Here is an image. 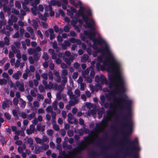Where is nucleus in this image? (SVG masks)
<instances>
[{
  "label": "nucleus",
  "instance_id": "nucleus-1",
  "mask_svg": "<svg viewBox=\"0 0 158 158\" xmlns=\"http://www.w3.org/2000/svg\"><path fill=\"white\" fill-rule=\"evenodd\" d=\"M118 99L123 104V106L119 105L121 112V114L123 120L121 125L124 128H127L126 132L122 131L124 136L119 144L122 145L125 142L127 143V146L125 148V151L123 153L124 156H131L134 155L132 157L134 158L135 154L137 155L135 151L139 150L140 148L136 147V145L139 144L138 139L137 138L132 141L128 138V137L131 134L133 130L132 121L131 119L127 120V117L131 115L132 101L131 100L126 99L122 96L119 97Z\"/></svg>",
  "mask_w": 158,
  "mask_h": 158
},
{
  "label": "nucleus",
  "instance_id": "nucleus-2",
  "mask_svg": "<svg viewBox=\"0 0 158 158\" xmlns=\"http://www.w3.org/2000/svg\"><path fill=\"white\" fill-rule=\"evenodd\" d=\"M108 77L110 81L108 85L109 88L111 89L113 87H114V88L110 91V95L120 94H122L125 92L124 81L120 76L118 78V82L115 81L117 77L115 75L109 74Z\"/></svg>",
  "mask_w": 158,
  "mask_h": 158
},
{
  "label": "nucleus",
  "instance_id": "nucleus-3",
  "mask_svg": "<svg viewBox=\"0 0 158 158\" xmlns=\"http://www.w3.org/2000/svg\"><path fill=\"white\" fill-rule=\"evenodd\" d=\"M80 153V152L78 150V148H74L72 151L69 152V158H82L81 156H77Z\"/></svg>",
  "mask_w": 158,
  "mask_h": 158
},
{
  "label": "nucleus",
  "instance_id": "nucleus-4",
  "mask_svg": "<svg viewBox=\"0 0 158 158\" xmlns=\"http://www.w3.org/2000/svg\"><path fill=\"white\" fill-rule=\"evenodd\" d=\"M110 56L111 59L114 64V66L111 67V72H113L115 70H118L120 68L119 64L114 61V58L113 56L111 55Z\"/></svg>",
  "mask_w": 158,
  "mask_h": 158
},
{
  "label": "nucleus",
  "instance_id": "nucleus-5",
  "mask_svg": "<svg viewBox=\"0 0 158 158\" xmlns=\"http://www.w3.org/2000/svg\"><path fill=\"white\" fill-rule=\"evenodd\" d=\"M94 48L95 49H97L98 51V52H103L104 51H105L107 52L108 55H110V56L111 55V54H110L109 50V47L107 44L105 45V46L104 48H98L97 46H94Z\"/></svg>",
  "mask_w": 158,
  "mask_h": 158
},
{
  "label": "nucleus",
  "instance_id": "nucleus-6",
  "mask_svg": "<svg viewBox=\"0 0 158 158\" xmlns=\"http://www.w3.org/2000/svg\"><path fill=\"white\" fill-rule=\"evenodd\" d=\"M84 35L87 36L90 40H93L95 39L94 37L96 35V33L95 32L92 31H85L84 32Z\"/></svg>",
  "mask_w": 158,
  "mask_h": 158
},
{
  "label": "nucleus",
  "instance_id": "nucleus-7",
  "mask_svg": "<svg viewBox=\"0 0 158 158\" xmlns=\"http://www.w3.org/2000/svg\"><path fill=\"white\" fill-rule=\"evenodd\" d=\"M93 42L94 44L97 43L98 45H101L103 44H106L105 41L101 38L99 39H94Z\"/></svg>",
  "mask_w": 158,
  "mask_h": 158
},
{
  "label": "nucleus",
  "instance_id": "nucleus-8",
  "mask_svg": "<svg viewBox=\"0 0 158 158\" xmlns=\"http://www.w3.org/2000/svg\"><path fill=\"white\" fill-rule=\"evenodd\" d=\"M22 72L20 70L17 71L16 73H14L12 76L16 80H18L19 78V76H21Z\"/></svg>",
  "mask_w": 158,
  "mask_h": 158
},
{
  "label": "nucleus",
  "instance_id": "nucleus-9",
  "mask_svg": "<svg viewBox=\"0 0 158 158\" xmlns=\"http://www.w3.org/2000/svg\"><path fill=\"white\" fill-rule=\"evenodd\" d=\"M100 83L102 84H103L104 83L107 84V80L105 76L103 74L100 75Z\"/></svg>",
  "mask_w": 158,
  "mask_h": 158
},
{
  "label": "nucleus",
  "instance_id": "nucleus-10",
  "mask_svg": "<svg viewBox=\"0 0 158 158\" xmlns=\"http://www.w3.org/2000/svg\"><path fill=\"white\" fill-rule=\"evenodd\" d=\"M98 146L100 147H101V148L102 149V150L100 152V154L101 155H103L104 154V152L105 151L109 148V147L108 146L102 147L101 144L100 143H98Z\"/></svg>",
  "mask_w": 158,
  "mask_h": 158
},
{
  "label": "nucleus",
  "instance_id": "nucleus-11",
  "mask_svg": "<svg viewBox=\"0 0 158 158\" xmlns=\"http://www.w3.org/2000/svg\"><path fill=\"white\" fill-rule=\"evenodd\" d=\"M67 117H68V122L71 124H73V122L72 121H71V120L73 119V115L71 113H69L67 115Z\"/></svg>",
  "mask_w": 158,
  "mask_h": 158
},
{
  "label": "nucleus",
  "instance_id": "nucleus-12",
  "mask_svg": "<svg viewBox=\"0 0 158 158\" xmlns=\"http://www.w3.org/2000/svg\"><path fill=\"white\" fill-rule=\"evenodd\" d=\"M87 25V27L88 28H90L92 30H95V29L94 27V21H92L90 23H88L87 22V23H86Z\"/></svg>",
  "mask_w": 158,
  "mask_h": 158
},
{
  "label": "nucleus",
  "instance_id": "nucleus-13",
  "mask_svg": "<svg viewBox=\"0 0 158 158\" xmlns=\"http://www.w3.org/2000/svg\"><path fill=\"white\" fill-rule=\"evenodd\" d=\"M2 106V108L3 109H5L6 108L9 107V105H8V102L6 99L3 102Z\"/></svg>",
  "mask_w": 158,
  "mask_h": 158
},
{
  "label": "nucleus",
  "instance_id": "nucleus-14",
  "mask_svg": "<svg viewBox=\"0 0 158 158\" xmlns=\"http://www.w3.org/2000/svg\"><path fill=\"white\" fill-rule=\"evenodd\" d=\"M25 139L26 140L27 143L29 144L31 147L32 145L33 144V140L32 138L28 137H26L25 138Z\"/></svg>",
  "mask_w": 158,
  "mask_h": 158
},
{
  "label": "nucleus",
  "instance_id": "nucleus-15",
  "mask_svg": "<svg viewBox=\"0 0 158 158\" xmlns=\"http://www.w3.org/2000/svg\"><path fill=\"white\" fill-rule=\"evenodd\" d=\"M37 52L35 49L29 48L28 49V53L29 54L32 55L35 54Z\"/></svg>",
  "mask_w": 158,
  "mask_h": 158
},
{
  "label": "nucleus",
  "instance_id": "nucleus-16",
  "mask_svg": "<svg viewBox=\"0 0 158 158\" xmlns=\"http://www.w3.org/2000/svg\"><path fill=\"white\" fill-rule=\"evenodd\" d=\"M33 57L34 60L37 61L39 60L40 55H39V54L37 52L33 55Z\"/></svg>",
  "mask_w": 158,
  "mask_h": 158
},
{
  "label": "nucleus",
  "instance_id": "nucleus-17",
  "mask_svg": "<svg viewBox=\"0 0 158 158\" xmlns=\"http://www.w3.org/2000/svg\"><path fill=\"white\" fill-rule=\"evenodd\" d=\"M32 22L33 23L34 28L35 29H36L39 26L37 22L35 19H33Z\"/></svg>",
  "mask_w": 158,
  "mask_h": 158
},
{
  "label": "nucleus",
  "instance_id": "nucleus-18",
  "mask_svg": "<svg viewBox=\"0 0 158 158\" xmlns=\"http://www.w3.org/2000/svg\"><path fill=\"white\" fill-rule=\"evenodd\" d=\"M5 138L4 136H1L0 137V141L2 146L6 143V142L5 141Z\"/></svg>",
  "mask_w": 158,
  "mask_h": 158
},
{
  "label": "nucleus",
  "instance_id": "nucleus-19",
  "mask_svg": "<svg viewBox=\"0 0 158 158\" xmlns=\"http://www.w3.org/2000/svg\"><path fill=\"white\" fill-rule=\"evenodd\" d=\"M44 127H45L44 126L41 127V125L39 124H38L37 126V129L39 131H40L41 130L42 131H44L45 129Z\"/></svg>",
  "mask_w": 158,
  "mask_h": 158
},
{
  "label": "nucleus",
  "instance_id": "nucleus-20",
  "mask_svg": "<svg viewBox=\"0 0 158 158\" xmlns=\"http://www.w3.org/2000/svg\"><path fill=\"white\" fill-rule=\"evenodd\" d=\"M99 155V154L96 152L94 151H91V156L92 158H95L96 157L98 156Z\"/></svg>",
  "mask_w": 158,
  "mask_h": 158
},
{
  "label": "nucleus",
  "instance_id": "nucleus-21",
  "mask_svg": "<svg viewBox=\"0 0 158 158\" xmlns=\"http://www.w3.org/2000/svg\"><path fill=\"white\" fill-rule=\"evenodd\" d=\"M20 100L21 102L19 103V104L21 106L22 108H24L26 105V102L21 98H20Z\"/></svg>",
  "mask_w": 158,
  "mask_h": 158
},
{
  "label": "nucleus",
  "instance_id": "nucleus-22",
  "mask_svg": "<svg viewBox=\"0 0 158 158\" xmlns=\"http://www.w3.org/2000/svg\"><path fill=\"white\" fill-rule=\"evenodd\" d=\"M11 48L12 51L14 53H16L18 52H20V51L19 50L17 49L14 45H12Z\"/></svg>",
  "mask_w": 158,
  "mask_h": 158
},
{
  "label": "nucleus",
  "instance_id": "nucleus-23",
  "mask_svg": "<svg viewBox=\"0 0 158 158\" xmlns=\"http://www.w3.org/2000/svg\"><path fill=\"white\" fill-rule=\"evenodd\" d=\"M35 112H33L31 114H29L27 118L30 120H31L32 118H35Z\"/></svg>",
  "mask_w": 158,
  "mask_h": 158
},
{
  "label": "nucleus",
  "instance_id": "nucleus-24",
  "mask_svg": "<svg viewBox=\"0 0 158 158\" xmlns=\"http://www.w3.org/2000/svg\"><path fill=\"white\" fill-rule=\"evenodd\" d=\"M82 19L85 23H87V22L89 20L88 16L84 14L82 16Z\"/></svg>",
  "mask_w": 158,
  "mask_h": 158
},
{
  "label": "nucleus",
  "instance_id": "nucleus-25",
  "mask_svg": "<svg viewBox=\"0 0 158 158\" xmlns=\"http://www.w3.org/2000/svg\"><path fill=\"white\" fill-rule=\"evenodd\" d=\"M58 103L57 101L55 100L54 101L52 104V106L54 110H56L57 109V104Z\"/></svg>",
  "mask_w": 158,
  "mask_h": 158
},
{
  "label": "nucleus",
  "instance_id": "nucleus-26",
  "mask_svg": "<svg viewBox=\"0 0 158 158\" xmlns=\"http://www.w3.org/2000/svg\"><path fill=\"white\" fill-rule=\"evenodd\" d=\"M42 58L45 60H47L48 59V56L46 52H44L42 56Z\"/></svg>",
  "mask_w": 158,
  "mask_h": 158
},
{
  "label": "nucleus",
  "instance_id": "nucleus-27",
  "mask_svg": "<svg viewBox=\"0 0 158 158\" xmlns=\"http://www.w3.org/2000/svg\"><path fill=\"white\" fill-rule=\"evenodd\" d=\"M22 7L23 9L26 11L30 12V10L25 5L23 2H22Z\"/></svg>",
  "mask_w": 158,
  "mask_h": 158
},
{
  "label": "nucleus",
  "instance_id": "nucleus-28",
  "mask_svg": "<svg viewBox=\"0 0 158 158\" xmlns=\"http://www.w3.org/2000/svg\"><path fill=\"white\" fill-rule=\"evenodd\" d=\"M108 55L109 56V57L107 59V60H104L103 62V64L104 66L107 65L108 64V61L110 60H111V58L110 57V55Z\"/></svg>",
  "mask_w": 158,
  "mask_h": 158
},
{
  "label": "nucleus",
  "instance_id": "nucleus-29",
  "mask_svg": "<svg viewBox=\"0 0 158 158\" xmlns=\"http://www.w3.org/2000/svg\"><path fill=\"white\" fill-rule=\"evenodd\" d=\"M41 77L44 80H47L48 78V74L47 73H43L41 74Z\"/></svg>",
  "mask_w": 158,
  "mask_h": 158
},
{
  "label": "nucleus",
  "instance_id": "nucleus-30",
  "mask_svg": "<svg viewBox=\"0 0 158 158\" xmlns=\"http://www.w3.org/2000/svg\"><path fill=\"white\" fill-rule=\"evenodd\" d=\"M13 103L15 106H17L19 103V100L16 97L14 98L13 100Z\"/></svg>",
  "mask_w": 158,
  "mask_h": 158
},
{
  "label": "nucleus",
  "instance_id": "nucleus-31",
  "mask_svg": "<svg viewBox=\"0 0 158 158\" xmlns=\"http://www.w3.org/2000/svg\"><path fill=\"white\" fill-rule=\"evenodd\" d=\"M15 6L18 9H19L21 8V5L19 1H16L15 3Z\"/></svg>",
  "mask_w": 158,
  "mask_h": 158
},
{
  "label": "nucleus",
  "instance_id": "nucleus-32",
  "mask_svg": "<svg viewBox=\"0 0 158 158\" xmlns=\"http://www.w3.org/2000/svg\"><path fill=\"white\" fill-rule=\"evenodd\" d=\"M48 75L49 79L51 80H53V75L51 71H50L48 72Z\"/></svg>",
  "mask_w": 158,
  "mask_h": 158
},
{
  "label": "nucleus",
  "instance_id": "nucleus-33",
  "mask_svg": "<svg viewBox=\"0 0 158 158\" xmlns=\"http://www.w3.org/2000/svg\"><path fill=\"white\" fill-rule=\"evenodd\" d=\"M7 83V81L4 79H0V85H2L3 84H6Z\"/></svg>",
  "mask_w": 158,
  "mask_h": 158
},
{
  "label": "nucleus",
  "instance_id": "nucleus-34",
  "mask_svg": "<svg viewBox=\"0 0 158 158\" xmlns=\"http://www.w3.org/2000/svg\"><path fill=\"white\" fill-rule=\"evenodd\" d=\"M73 134V132L72 130H69L67 131V135L70 137L72 136Z\"/></svg>",
  "mask_w": 158,
  "mask_h": 158
},
{
  "label": "nucleus",
  "instance_id": "nucleus-35",
  "mask_svg": "<svg viewBox=\"0 0 158 158\" xmlns=\"http://www.w3.org/2000/svg\"><path fill=\"white\" fill-rule=\"evenodd\" d=\"M4 116L8 120H10L11 118L10 115L9 113L5 112L4 114Z\"/></svg>",
  "mask_w": 158,
  "mask_h": 158
},
{
  "label": "nucleus",
  "instance_id": "nucleus-36",
  "mask_svg": "<svg viewBox=\"0 0 158 158\" xmlns=\"http://www.w3.org/2000/svg\"><path fill=\"white\" fill-rule=\"evenodd\" d=\"M39 89L40 92H43L45 91L44 87L42 85H40L39 86Z\"/></svg>",
  "mask_w": 158,
  "mask_h": 158
},
{
  "label": "nucleus",
  "instance_id": "nucleus-37",
  "mask_svg": "<svg viewBox=\"0 0 158 158\" xmlns=\"http://www.w3.org/2000/svg\"><path fill=\"white\" fill-rule=\"evenodd\" d=\"M28 60L29 62L31 64H33L34 63V58H33V57L32 56H30L28 58Z\"/></svg>",
  "mask_w": 158,
  "mask_h": 158
},
{
  "label": "nucleus",
  "instance_id": "nucleus-38",
  "mask_svg": "<svg viewBox=\"0 0 158 158\" xmlns=\"http://www.w3.org/2000/svg\"><path fill=\"white\" fill-rule=\"evenodd\" d=\"M101 65L100 64V63L99 62H97L96 63V68L98 71H99L100 70V68L101 67Z\"/></svg>",
  "mask_w": 158,
  "mask_h": 158
},
{
  "label": "nucleus",
  "instance_id": "nucleus-39",
  "mask_svg": "<svg viewBox=\"0 0 158 158\" xmlns=\"http://www.w3.org/2000/svg\"><path fill=\"white\" fill-rule=\"evenodd\" d=\"M70 98L71 99H74V101L75 102H76L77 101V97L74 94H72L70 96Z\"/></svg>",
  "mask_w": 158,
  "mask_h": 158
},
{
  "label": "nucleus",
  "instance_id": "nucleus-40",
  "mask_svg": "<svg viewBox=\"0 0 158 158\" xmlns=\"http://www.w3.org/2000/svg\"><path fill=\"white\" fill-rule=\"evenodd\" d=\"M46 80H43L42 81L43 84L44 85L46 89H48L49 88L48 85V84Z\"/></svg>",
  "mask_w": 158,
  "mask_h": 158
},
{
  "label": "nucleus",
  "instance_id": "nucleus-41",
  "mask_svg": "<svg viewBox=\"0 0 158 158\" xmlns=\"http://www.w3.org/2000/svg\"><path fill=\"white\" fill-rule=\"evenodd\" d=\"M53 129L56 131H58L59 130L60 128L59 126L56 124L53 125Z\"/></svg>",
  "mask_w": 158,
  "mask_h": 158
},
{
  "label": "nucleus",
  "instance_id": "nucleus-42",
  "mask_svg": "<svg viewBox=\"0 0 158 158\" xmlns=\"http://www.w3.org/2000/svg\"><path fill=\"white\" fill-rule=\"evenodd\" d=\"M69 2L71 4L73 5L74 6L77 7L78 6V4L76 3L74 0H69Z\"/></svg>",
  "mask_w": 158,
  "mask_h": 158
},
{
  "label": "nucleus",
  "instance_id": "nucleus-43",
  "mask_svg": "<svg viewBox=\"0 0 158 158\" xmlns=\"http://www.w3.org/2000/svg\"><path fill=\"white\" fill-rule=\"evenodd\" d=\"M60 133L61 135L64 137L66 134V132L64 129H62L60 130Z\"/></svg>",
  "mask_w": 158,
  "mask_h": 158
},
{
  "label": "nucleus",
  "instance_id": "nucleus-44",
  "mask_svg": "<svg viewBox=\"0 0 158 158\" xmlns=\"http://www.w3.org/2000/svg\"><path fill=\"white\" fill-rule=\"evenodd\" d=\"M34 131L33 130L30 129H27L26 130L27 133L28 135L32 134L34 132Z\"/></svg>",
  "mask_w": 158,
  "mask_h": 158
},
{
  "label": "nucleus",
  "instance_id": "nucleus-45",
  "mask_svg": "<svg viewBox=\"0 0 158 158\" xmlns=\"http://www.w3.org/2000/svg\"><path fill=\"white\" fill-rule=\"evenodd\" d=\"M46 111L49 112H51L52 111H52V108L51 106H49L47 107L46 109Z\"/></svg>",
  "mask_w": 158,
  "mask_h": 158
},
{
  "label": "nucleus",
  "instance_id": "nucleus-46",
  "mask_svg": "<svg viewBox=\"0 0 158 158\" xmlns=\"http://www.w3.org/2000/svg\"><path fill=\"white\" fill-rule=\"evenodd\" d=\"M47 133L48 135L52 136L53 134V131L52 130L49 129L47 130Z\"/></svg>",
  "mask_w": 158,
  "mask_h": 158
},
{
  "label": "nucleus",
  "instance_id": "nucleus-47",
  "mask_svg": "<svg viewBox=\"0 0 158 158\" xmlns=\"http://www.w3.org/2000/svg\"><path fill=\"white\" fill-rule=\"evenodd\" d=\"M106 158H121L119 157L117 153L116 155L112 156H106Z\"/></svg>",
  "mask_w": 158,
  "mask_h": 158
},
{
  "label": "nucleus",
  "instance_id": "nucleus-48",
  "mask_svg": "<svg viewBox=\"0 0 158 158\" xmlns=\"http://www.w3.org/2000/svg\"><path fill=\"white\" fill-rule=\"evenodd\" d=\"M4 40H5V43L7 44V45H9L10 43H9V39L6 36L4 38Z\"/></svg>",
  "mask_w": 158,
  "mask_h": 158
},
{
  "label": "nucleus",
  "instance_id": "nucleus-49",
  "mask_svg": "<svg viewBox=\"0 0 158 158\" xmlns=\"http://www.w3.org/2000/svg\"><path fill=\"white\" fill-rule=\"evenodd\" d=\"M69 34L70 35L72 36L76 37L77 36V34L74 31H70Z\"/></svg>",
  "mask_w": 158,
  "mask_h": 158
},
{
  "label": "nucleus",
  "instance_id": "nucleus-50",
  "mask_svg": "<svg viewBox=\"0 0 158 158\" xmlns=\"http://www.w3.org/2000/svg\"><path fill=\"white\" fill-rule=\"evenodd\" d=\"M54 64L52 63H50L49 64V67L52 70H54Z\"/></svg>",
  "mask_w": 158,
  "mask_h": 158
},
{
  "label": "nucleus",
  "instance_id": "nucleus-51",
  "mask_svg": "<svg viewBox=\"0 0 158 158\" xmlns=\"http://www.w3.org/2000/svg\"><path fill=\"white\" fill-rule=\"evenodd\" d=\"M14 44L17 48H20V46L21 45L20 43L16 41L14 42Z\"/></svg>",
  "mask_w": 158,
  "mask_h": 158
},
{
  "label": "nucleus",
  "instance_id": "nucleus-52",
  "mask_svg": "<svg viewBox=\"0 0 158 158\" xmlns=\"http://www.w3.org/2000/svg\"><path fill=\"white\" fill-rule=\"evenodd\" d=\"M12 114L15 117H17L18 118H19V117L18 116L17 112L15 109H14L12 110Z\"/></svg>",
  "mask_w": 158,
  "mask_h": 158
},
{
  "label": "nucleus",
  "instance_id": "nucleus-53",
  "mask_svg": "<svg viewBox=\"0 0 158 158\" xmlns=\"http://www.w3.org/2000/svg\"><path fill=\"white\" fill-rule=\"evenodd\" d=\"M35 140L37 143L40 144L42 143L41 139L38 137H36Z\"/></svg>",
  "mask_w": 158,
  "mask_h": 158
},
{
  "label": "nucleus",
  "instance_id": "nucleus-54",
  "mask_svg": "<svg viewBox=\"0 0 158 158\" xmlns=\"http://www.w3.org/2000/svg\"><path fill=\"white\" fill-rule=\"evenodd\" d=\"M63 89V88L61 85H59L58 86V90L59 91L58 93H61Z\"/></svg>",
  "mask_w": 158,
  "mask_h": 158
},
{
  "label": "nucleus",
  "instance_id": "nucleus-55",
  "mask_svg": "<svg viewBox=\"0 0 158 158\" xmlns=\"http://www.w3.org/2000/svg\"><path fill=\"white\" fill-rule=\"evenodd\" d=\"M64 61L66 63V64L68 65H70L71 62L69 60V59L68 58H65L64 59Z\"/></svg>",
  "mask_w": 158,
  "mask_h": 158
},
{
  "label": "nucleus",
  "instance_id": "nucleus-56",
  "mask_svg": "<svg viewBox=\"0 0 158 158\" xmlns=\"http://www.w3.org/2000/svg\"><path fill=\"white\" fill-rule=\"evenodd\" d=\"M78 76V73L77 72H75L73 73V75L72 76V77L73 79H76L77 78Z\"/></svg>",
  "mask_w": 158,
  "mask_h": 158
},
{
  "label": "nucleus",
  "instance_id": "nucleus-57",
  "mask_svg": "<svg viewBox=\"0 0 158 158\" xmlns=\"http://www.w3.org/2000/svg\"><path fill=\"white\" fill-rule=\"evenodd\" d=\"M100 77H99L98 75H96L95 78V81L98 83L100 81Z\"/></svg>",
  "mask_w": 158,
  "mask_h": 158
},
{
  "label": "nucleus",
  "instance_id": "nucleus-58",
  "mask_svg": "<svg viewBox=\"0 0 158 158\" xmlns=\"http://www.w3.org/2000/svg\"><path fill=\"white\" fill-rule=\"evenodd\" d=\"M67 14L69 15L70 16H73V13L70 10L67 9Z\"/></svg>",
  "mask_w": 158,
  "mask_h": 158
},
{
  "label": "nucleus",
  "instance_id": "nucleus-59",
  "mask_svg": "<svg viewBox=\"0 0 158 158\" xmlns=\"http://www.w3.org/2000/svg\"><path fill=\"white\" fill-rule=\"evenodd\" d=\"M60 94L61 93L58 92L56 95V98L58 100H60L61 98Z\"/></svg>",
  "mask_w": 158,
  "mask_h": 158
},
{
  "label": "nucleus",
  "instance_id": "nucleus-60",
  "mask_svg": "<svg viewBox=\"0 0 158 158\" xmlns=\"http://www.w3.org/2000/svg\"><path fill=\"white\" fill-rule=\"evenodd\" d=\"M10 66V64L9 63H6L4 66V70H7Z\"/></svg>",
  "mask_w": 158,
  "mask_h": 158
},
{
  "label": "nucleus",
  "instance_id": "nucleus-61",
  "mask_svg": "<svg viewBox=\"0 0 158 158\" xmlns=\"http://www.w3.org/2000/svg\"><path fill=\"white\" fill-rule=\"evenodd\" d=\"M64 30L65 32H68L69 31V28L68 26H65L64 28Z\"/></svg>",
  "mask_w": 158,
  "mask_h": 158
},
{
  "label": "nucleus",
  "instance_id": "nucleus-62",
  "mask_svg": "<svg viewBox=\"0 0 158 158\" xmlns=\"http://www.w3.org/2000/svg\"><path fill=\"white\" fill-rule=\"evenodd\" d=\"M19 36V31H18L16 32L15 34L13 36V38H18Z\"/></svg>",
  "mask_w": 158,
  "mask_h": 158
},
{
  "label": "nucleus",
  "instance_id": "nucleus-63",
  "mask_svg": "<svg viewBox=\"0 0 158 158\" xmlns=\"http://www.w3.org/2000/svg\"><path fill=\"white\" fill-rule=\"evenodd\" d=\"M53 28L54 29V30L57 33L59 31V27L57 26L56 25H55L53 26Z\"/></svg>",
  "mask_w": 158,
  "mask_h": 158
},
{
  "label": "nucleus",
  "instance_id": "nucleus-64",
  "mask_svg": "<svg viewBox=\"0 0 158 158\" xmlns=\"http://www.w3.org/2000/svg\"><path fill=\"white\" fill-rule=\"evenodd\" d=\"M56 59V62L57 64H59L61 63L62 60L61 59L59 58H57Z\"/></svg>",
  "mask_w": 158,
  "mask_h": 158
}]
</instances>
